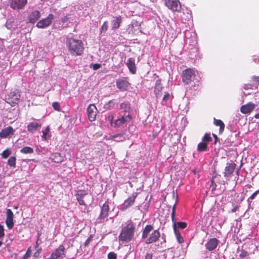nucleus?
<instances>
[{
  "label": "nucleus",
  "mask_w": 259,
  "mask_h": 259,
  "mask_svg": "<svg viewBox=\"0 0 259 259\" xmlns=\"http://www.w3.org/2000/svg\"><path fill=\"white\" fill-rule=\"evenodd\" d=\"M66 46L70 53L73 56H81L84 51V47L82 40L72 37L68 38Z\"/></svg>",
  "instance_id": "obj_1"
},
{
  "label": "nucleus",
  "mask_w": 259,
  "mask_h": 259,
  "mask_svg": "<svg viewBox=\"0 0 259 259\" xmlns=\"http://www.w3.org/2000/svg\"><path fill=\"white\" fill-rule=\"evenodd\" d=\"M135 230V225L134 223L129 221L126 223V225L121 230V233L119 236L120 241L125 242L130 241L133 237Z\"/></svg>",
  "instance_id": "obj_2"
},
{
  "label": "nucleus",
  "mask_w": 259,
  "mask_h": 259,
  "mask_svg": "<svg viewBox=\"0 0 259 259\" xmlns=\"http://www.w3.org/2000/svg\"><path fill=\"white\" fill-rule=\"evenodd\" d=\"M196 76L195 71L193 68H188L183 70L181 74L183 82L185 84L190 83Z\"/></svg>",
  "instance_id": "obj_3"
},
{
  "label": "nucleus",
  "mask_w": 259,
  "mask_h": 259,
  "mask_svg": "<svg viewBox=\"0 0 259 259\" xmlns=\"http://www.w3.org/2000/svg\"><path fill=\"white\" fill-rule=\"evenodd\" d=\"M54 16L53 14H49L47 18L39 20L36 24V27L38 28H45L49 26L52 23Z\"/></svg>",
  "instance_id": "obj_4"
},
{
  "label": "nucleus",
  "mask_w": 259,
  "mask_h": 259,
  "mask_svg": "<svg viewBox=\"0 0 259 259\" xmlns=\"http://www.w3.org/2000/svg\"><path fill=\"white\" fill-rule=\"evenodd\" d=\"M165 6L173 12H180L181 5L179 0H164Z\"/></svg>",
  "instance_id": "obj_5"
},
{
  "label": "nucleus",
  "mask_w": 259,
  "mask_h": 259,
  "mask_svg": "<svg viewBox=\"0 0 259 259\" xmlns=\"http://www.w3.org/2000/svg\"><path fill=\"white\" fill-rule=\"evenodd\" d=\"M133 119L131 114H123L121 117L116 119L114 122V127H120L123 124L130 122Z\"/></svg>",
  "instance_id": "obj_6"
},
{
  "label": "nucleus",
  "mask_w": 259,
  "mask_h": 259,
  "mask_svg": "<svg viewBox=\"0 0 259 259\" xmlns=\"http://www.w3.org/2000/svg\"><path fill=\"white\" fill-rule=\"evenodd\" d=\"M98 112V109L95 104H90L87 108L88 118L91 121L96 120Z\"/></svg>",
  "instance_id": "obj_7"
},
{
  "label": "nucleus",
  "mask_w": 259,
  "mask_h": 259,
  "mask_svg": "<svg viewBox=\"0 0 259 259\" xmlns=\"http://www.w3.org/2000/svg\"><path fill=\"white\" fill-rule=\"evenodd\" d=\"M130 83L128 81L127 78H122L118 79L116 81V85L117 89L121 91H126L130 85Z\"/></svg>",
  "instance_id": "obj_8"
},
{
  "label": "nucleus",
  "mask_w": 259,
  "mask_h": 259,
  "mask_svg": "<svg viewBox=\"0 0 259 259\" xmlns=\"http://www.w3.org/2000/svg\"><path fill=\"white\" fill-rule=\"evenodd\" d=\"M65 248L63 245H60L51 255L50 257L47 259H58L62 257L64 255Z\"/></svg>",
  "instance_id": "obj_9"
},
{
  "label": "nucleus",
  "mask_w": 259,
  "mask_h": 259,
  "mask_svg": "<svg viewBox=\"0 0 259 259\" xmlns=\"http://www.w3.org/2000/svg\"><path fill=\"white\" fill-rule=\"evenodd\" d=\"M41 17V13L38 10L33 11L28 16L29 23L34 24Z\"/></svg>",
  "instance_id": "obj_10"
},
{
  "label": "nucleus",
  "mask_w": 259,
  "mask_h": 259,
  "mask_svg": "<svg viewBox=\"0 0 259 259\" xmlns=\"http://www.w3.org/2000/svg\"><path fill=\"white\" fill-rule=\"evenodd\" d=\"M6 223L9 229H12L14 226L13 213L10 209H7Z\"/></svg>",
  "instance_id": "obj_11"
},
{
  "label": "nucleus",
  "mask_w": 259,
  "mask_h": 259,
  "mask_svg": "<svg viewBox=\"0 0 259 259\" xmlns=\"http://www.w3.org/2000/svg\"><path fill=\"white\" fill-rule=\"evenodd\" d=\"M255 108V104L249 102L241 107L240 111L243 114H248L250 113Z\"/></svg>",
  "instance_id": "obj_12"
},
{
  "label": "nucleus",
  "mask_w": 259,
  "mask_h": 259,
  "mask_svg": "<svg viewBox=\"0 0 259 259\" xmlns=\"http://www.w3.org/2000/svg\"><path fill=\"white\" fill-rule=\"evenodd\" d=\"M162 89L163 87L161 84V80L160 79L157 80L154 87V93L157 98L161 97Z\"/></svg>",
  "instance_id": "obj_13"
},
{
  "label": "nucleus",
  "mask_w": 259,
  "mask_h": 259,
  "mask_svg": "<svg viewBox=\"0 0 259 259\" xmlns=\"http://www.w3.org/2000/svg\"><path fill=\"white\" fill-rule=\"evenodd\" d=\"M160 237V233L158 231L155 230L150 235L149 238L147 239L145 241L146 243L150 244L153 242H156Z\"/></svg>",
  "instance_id": "obj_14"
},
{
  "label": "nucleus",
  "mask_w": 259,
  "mask_h": 259,
  "mask_svg": "<svg viewBox=\"0 0 259 259\" xmlns=\"http://www.w3.org/2000/svg\"><path fill=\"white\" fill-rule=\"evenodd\" d=\"M109 209V205L105 203L101 208V211L98 219L101 221L107 217L108 215Z\"/></svg>",
  "instance_id": "obj_15"
},
{
  "label": "nucleus",
  "mask_w": 259,
  "mask_h": 259,
  "mask_svg": "<svg viewBox=\"0 0 259 259\" xmlns=\"http://www.w3.org/2000/svg\"><path fill=\"white\" fill-rule=\"evenodd\" d=\"M126 65L128 67L130 72L133 74L136 73L137 67L135 63V60L133 58H129L126 63Z\"/></svg>",
  "instance_id": "obj_16"
},
{
  "label": "nucleus",
  "mask_w": 259,
  "mask_h": 259,
  "mask_svg": "<svg viewBox=\"0 0 259 259\" xmlns=\"http://www.w3.org/2000/svg\"><path fill=\"white\" fill-rule=\"evenodd\" d=\"M120 109L125 114H131L132 111L130 104L128 102L121 103L120 104Z\"/></svg>",
  "instance_id": "obj_17"
},
{
  "label": "nucleus",
  "mask_w": 259,
  "mask_h": 259,
  "mask_svg": "<svg viewBox=\"0 0 259 259\" xmlns=\"http://www.w3.org/2000/svg\"><path fill=\"white\" fill-rule=\"evenodd\" d=\"M218 244V241L215 238L210 239L205 244L206 248L209 251L214 249Z\"/></svg>",
  "instance_id": "obj_18"
},
{
  "label": "nucleus",
  "mask_w": 259,
  "mask_h": 259,
  "mask_svg": "<svg viewBox=\"0 0 259 259\" xmlns=\"http://www.w3.org/2000/svg\"><path fill=\"white\" fill-rule=\"evenodd\" d=\"M137 197V194H133L132 196L129 197L126 200H125L124 203V207L127 208L131 206H132Z\"/></svg>",
  "instance_id": "obj_19"
},
{
  "label": "nucleus",
  "mask_w": 259,
  "mask_h": 259,
  "mask_svg": "<svg viewBox=\"0 0 259 259\" xmlns=\"http://www.w3.org/2000/svg\"><path fill=\"white\" fill-rule=\"evenodd\" d=\"M50 158L56 163H59L64 160V156L59 153H55L52 154Z\"/></svg>",
  "instance_id": "obj_20"
},
{
  "label": "nucleus",
  "mask_w": 259,
  "mask_h": 259,
  "mask_svg": "<svg viewBox=\"0 0 259 259\" xmlns=\"http://www.w3.org/2000/svg\"><path fill=\"white\" fill-rule=\"evenodd\" d=\"M235 164L233 163L227 164L225 169L224 174L225 176H229L232 174L235 168Z\"/></svg>",
  "instance_id": "obj_21"
},
{
  "label": "nucleus",
  "mask_w": 259,
  "mask_h": 259,
  "mask_svg": "<svg viewBox=\"0 0 259 259\" xmlns=\"http://www.w3.org/2000/svg\"><path fill=\"white\" fill-rule=\"evenodd\" d=\"M122 22V17L121 16H118L115 17L114 20L112 21V29H116L120 27V24Z\"/></svg>",
  "instance_id": "obj_22"
},
{
  "label": "nucleus",
  "mask_w": 259,
  "mask_h": 259,
  "mask_svg": "<svg viewBox=\"0 0 259 259\" xmlns=\"http://www.w3.org/2000/svg\"><path fill=\"white\" fill-rule=\"evenodd\" d=\"M126 137L123 133H120L119 134H115L112 136H110L109 139H113L115 141L120 142L125 139Z\"/></svg>",
  "instance_id": "obj_23"
},
{
  "label": "nucleus",
  "mask_w": 259,
  "mask_h": 259,
  "mask_svg": "<svg viewBox=\"0 0 259 259\" xmlns=\"http://www.w3.org/2000/svg\"><path fill=\"white\" fill-rule=\"evenodd\" d=\"M259 63V53L253 54L249 60V64L251 65L258 64Z\"/></svg>",
  "instance_id": "obj_24"
},
{
  "label": "nucleus",
  "mask_w": 259,
  "mask_h": 259,
  "mask_svg": "<svg viewBox=\"0 0 259 259\" xmlns=\"http://www.w3.org/2000/svg\"><path fill=\"white\" fill-rule=\"evenodd\" d=\"M41 127V124L37 122V121H33L30 122L27 125L28 130H35L40 128Z\"/></svg>",
  "instance_id": "obj_25"
},
{
  "label": "nucleus",
  "mask_w": 259,
  "mask_h": 259,
  "mask_svg": "<svg viewBox=\"0 0 259 259\" xmlns=\"http://www.w3.org/2000/svg\"><path fill=\"white\" fill-rule=\"evenodd\" d=\"M153 227L151 225H147L143 232L142 237L146 238L148 237L149 233L152 230Z\"/></svg>",
  "instance_id": "obj_26"
},
{
  "label": "nucleus",
  "mask_w": 259,
  "mask_h": 259,
  "mask_svg": "<svg viewBox=\"0 0 259 259\" xmlns=\"http://www.w3.org/2000/svg\"><path fill=\"white\" fill-rule=\"evenodd\" d=\"M87 196V195L83 194V193H78L77 194V200L80 205H85L84 198Z\"/></svg>",
  "instance_id": "obj_27"
},
{
  "label": "nucleus",
  "mask_w": 259,
  "mask_h": 259,
  "mask_svg": "<svg viewBox=\"0 0 259 259\" xmlns=\"http://www.w3.org/2000/svg\"><path fill=\"white\" fill-rule=\"evenodd\" d=\"M174 232L178 242L179 243H183L184 242V239L181 236L179 230L177 229H176V225H175L174 227Z\"/></svg>",
  "instance_id": "obj_28"
},
{
  "label": "nucleus",
  "mask_w": 259,
  "mask_h": 259,
  "mask_svg": "<svg viewBox=\"0 0 259 259\" xmlns=\"http://www.w3.org/2000/svg\"><path fill=\"white\" fill-rule=\"evenodd\" d=\"M116 104L114 100H110L104 105V108L107 110L111 109L114 107Z\"/></svg>",
  "instance_id": "obj_29"
},
{
  "label": "nucleus",
  "mask_w": 259,
  "mask_h": 259,
  "mask_svg": "<svg viewBox=\"0 0 259 259\" xmlns=\"http://www.w3.org/2000/svg\"><path fill=\"white\" fill-rule=\"evenodd\" d=\"M213 123L215 126H219L220 130H224L225 124L221 120L214 118Z\"/></svg>",
  "instance_id": "obj_30"
},
{
  "label": "nucleus",
  "mask_w": 259,
  "mask_h": 259,
  "mask_svg": "<svg viewBox=\"0 0 259 259\" xmlns=\"http://www.w3.org/2000/svg\"><path fill=\"white\" fill-rule=\"evenodd\" d=\"M207 148V144L206 143L203 142V141L202 142H200L198 144L197 146V150L199 151H204L206 150Z\"/></svg>",
  "instance_id": "obj_31"
},
{
  "label": "nucleus",
  "mask_w": 259,
  "mask_h": 259,
  "mask_svg": "<svg viewBox=\"0 0 259 259\" xmlns=\"http://www.w3.org/2000/svg\"><path fill=\"white\" fill-rule=\"evenodd\" d=\"M238 255H237V259H245L247 255V252L243 250H241L238 251Z\"/></svg>",
  "instance_id": "obj_32"
},
{
  "label": "nucleus",
  "mask_w": 259,
  "mask_h": 259,
  "mask_svg": "<svg viewBox=\"0 0 259 259\" xmlns=\"http://www.w3.org/2000/svg\"><path fill=\"white\" fill-rule=\"evenodd\" d=\"M252 85L254 87V88L256 89L257 88L258 85H259V76H253L252 77Z\"/></svg>",
  "instance_id": "obj_33"
},
{
  "label": "nucleus",
  "mask_w": 259,
  "mask_h": 259,
  "mask_svg": "<svg viewBox=\"0 0 259 259\" xmlns=\"http://www.w3.org/2000/svg\"><path fill=\"white\" fill-rule=\"evenodd\" d=\"M27 3V0H17V9H23Z\"/></svg>",
  "instance_id": "obj_34"
},
{
  "label": "nucleus",
  "mask_w": 259,
  "mask_h": 259,
  "mask_svg": "<svg viewBox=\"0 0 259 259\" xmlns=\"http://www.w3.org/2000/svg\"><path fill=\"white\" fill-rule=\"evenodd\" d=\"M15 131H1L0 133V137L5 138L10 134H13Z\"/></svg>",
  "instance_id": "obj_35"
},
{
  "label": "nucleus",
  "mask_w": 259,
  "mask_h": 259,
  "mask_svg": "<svg viewBox=\"0 0 259 259\" xmlns=\"http://www.w3.org/2000/svg\"><path fill=\"white\" fill-rule=\"evenodd\" d=\"M20 152L24 154H29L32 153L33 152V150L31 147H24L21 149Z\"/></svg>",
  "instance_id": "obj_36"
},
{
  "label": "nucleus",
  "mask_w": 259,
  "mask_h": 259,
  "mask_svg": "<svg viewBox=\"0 0 259 259\" xmlns=\"http://www.w3.org/2000/svg\"><path fill=\"white\" fill-rule=\"evenodd\" d=\"M8 164L10 166L15 167L16 164V158L14 156H11L8 160Z\"/></svg>",
  "instance_id": "obj_37"
},
{
  "label": "nucleus",
  "mask_w": 259,
  "mask_h": 259,
  "mask_svg": "<svg viewBox=\"0 0 259 259\" xmlns=\"http://www.w3.org/2000/svg\"><path fill=\"white\" fill-rule=\"evenodd\" d=\"M175 225H176V229H177V228L184 229L187 227V224L185 222H178L177 223H176L175 222L174 224V228L175 227Z\"/></svg>",
  "instance_id": "obj_38"
},
{
  "label": "nucleus",
  "mask_w": 259,
  "mask_h": 259,
  "mask_svg": "<svg viewBox=\"0 0 259 259\" xmlns=\"http://www.w3.org/2000/svg\"><path fill=\"white\" fill-rule=\"evenodd\" d=\"M212 140V138L209 134H205V135L202 138V141L203 142L206 143L208 144V143L210 142Z\"/></svg>",
  "instance_id": "obj_39"
},
{
  "label": "nucleus",
  "mask_w": 259,
  "mask_h": 259,
  "mask_svg": "<svg viewBox=\"0 0 259 259\" xmlns=\"http://www.w3.org/2000/svg\"><path fill=\"white\" fill-rule=\"evenodd\" d=\"M108 28V22L105 21L103 24H102L101 28H100V32L101 33L103 32H106Z\"/></svg>",
  "instance_id": "obj_40"
},
{
  "label": "nucleus",
  "mask_w": 259,
  "mask_h": 259,
  "mask_svg": "<svg viewBox=\"0 0 259 259\" xmlns=\"http://www.w3.org/2000/svg\"><path fill=\"white\" fill-rule=\"evenodd\" d=\"M71 14H67L66 15H65V16H64L63 17H62L61 20H60V21L62 23L64 24V23L66 22L67 21H68L71 18Z\"/></svg>",
  "instance_id": "obj_41"
},
{
  "label": "nucleus",
  "mask_w": 259,
  "mask_h": 259,
  "mask_svg": "<svg viewBox=\"0 0 259 259\" xmlns=\"http://www.w3.org/2000/svg\"><path fill=\"white\" fill-rule=\"evenodd\" d=\"M52 106H53L54 109L57 111H60L61 110L60 105L58 102H53L52 104Z\"/></svg>",
  "instance_id": "obj_42"
},
{
  "label": "nucleus",
  "mask_w": 259,
  "mask_h": 259,
  "mask_svg": "<svg viewBox=\"0 0 259 259\" xmlns=\"http://www.w3.org/2000/svg\"><path fill=\"white\" fill-rule=\"evenodd\" d=\"M10 154H11V153H10V151L7 149V150H4L2 152V153L1 154V155H2V157H3L4 158H7L9 156Z\"/></svg>",
  "instance_id": "obj_43"
},
{
  "label": "nucleus",
  "mask_w": 259,
  "mask_h": 259,
  "mask_svg": "<svg viewBox=\"0 0 259 259\" xmlns=\"http://www.w3.org/2000/svg\"><path fill=\"white\" fill-rule=\"evenodd\" d=\"M11 21H7L6 24V27L9 29H15V25L14 24H11Z\"/></svg>",
  "instance_id": "obj_44"
},
{
  "label": "nucleus",
  "mask_w": 259,
  "mask_h": 259,
  "mask_svg": "<svg viewBox=\"0 0 259 259\" xmlns=\"http://www.w3.org/2000/svg\"><path fill=\"white\" fill-rule=\"evenodd\" d=\"M90 67L95 70H97L101 67V64L98 63L92 64L91 65Z\"/></svg>",
  "instance_id": "obj_45"
},
{
  "label": "nucleus",
  "mask_w": 259,
  "mask_h": 259,
  "mask_svg": "<svg viewBox=\"0 0 259 259\" xmlns=\"http://www.w3.org/2000/svg\"><path fill=\"white\" fill-rule=\"evenodd\" d=\"M169 97H170V95H169V93L165 92L164 94V97H163V99H162V102L166 103L168 101V100L169 99Z\"/></svg>",
  "instance_id": "obj_46"
},
{
  "label": "nucleus",
  "mask_w": 259,
  "mask_h": 259,
  "mask_svg": "<svg viewBox=\"0 0 259 259\" xmlns=\"http://www.w3.org/2000/svg\"><path fill=\"white\" fill-rule=\"evenodd\" d=\"M108 259H116L117 256L115 253L111 252L108 254Z\"/></svg>",
  "instance_id": "obj_47"
},
{
  "label": "nucleus",
  "mask_w": 259,
  "mask_h": 259,
  "mask_svg": "<svg viewBox=\"0 0 259 259\" xmlns=\"http://www.w3.org/2000/svg\"><path fill=\"white\" fill-rule=\"evenodd\" d=\"M243 88L245 90L252 89L254 88V87H253L252 85V83H246V84H244Z\"/></svg>",
  "instance_id": "obj_48"
},
{
  "label": "nucleus",
  "mask_w": 259,
  "mask_h": 259,
  "mask_svg": "<svg viewBox=\"0 0 259 259\" xmlns=\"http://www.w3.org/2000/svg\"><path fill=\"white\" fill-rule=\"evenodd\" d=\"M49 131H47V130H45V131H42V139H44V140H46L49 137V135H48V132Z\"/></svg>",
  "instance_id": "obj_49"
},
{
  "label": "nucleus",
  "mask_w": 259,
  "mask_h": 259,
  "mask_svg": "<svg viewBox=\"0 0 259 259\" xmlns=\"http://www.w3.org/2000/svg\"><path fill=\"white\" fill-rule=\"evenodd\" d=\"M259 193V189L255 192H254L249 197V198L251 200H253L255 198L256 196Z\"/></svg>",
  "instance_id": "obj_50"
},
{
  "label": "nucleus",
  "mask_w": 259,
  "mask_h": 259,
  "mask_svg": "<svg viewBox=\"0 0 259 259\" xmlns=\"http://www.w3.org/2000/svg\"><path fill=\"white\" fill-rule=\"evenodd\" d=\"M4 236V229L2 225H0V238H2Z\"/></svg>",
  "instance_id": "obj_51"
},
{
  "label": "nucleus",
  "mask_w": 259,
  "mask_h": 259,
  "mask_svg": "<svg viewBox=\"0 0 259 259\" xmlns=\"http://www.w3.org/2000/svg\"><path fill=\"white\" fill-rule=\"evenodd\" d=\"M145 259H152V254L151 253H147L145 256Z\"/></svg>",
  "instance_id": "obj_52"
},
{
  "label": "nucleus",
  "mask_w": 259,
  "mask_h": 259,
  "mask_svg": "<svg viewBox=\"0 0 259 259\" xmlns=\"http://www.w3.org/2000/svg\"><path fill=\"white\" fill-rule=\"evenodd\" d=\"M11 6L14 9H15L16 8V0H13V2L11 4Z\"/></svg>",
  "instance_id": "obj_53"
},
{
  "label": "nucleus",
  "mask_w": 259,
  "mask_h": 259,
  "mask_svg": "<svg viewBox=\"0 0 259 259\" xmlns=\"http://www.w3.org/2000/svg\"><path fill=\"white\" fill-rule=\"evenodd\" d=\"M175 212V205L173 206V208H172V221L173 222H175V219H174Z\"/></svg>",
  "instance_id": "obj_54"
},
{
  "label": "nucleus",
  "mask_w": 259,
  "mask_h": 259,
  "mask_svg": "<svg viewBox=\"0 0 259 259\" xmlns=\"http://www.w3.org/2000/svg\"><path fill=\"white\" fill-rule=\"evenodd\" d=\"M210 187L212 188V190L213 191L215 189L216 184L214 183L213 181H211V185Z\"/></svg>",
  "instance_id": "obj_55"
},
{
  "label": "nucleus",
  "mask_w": 259,
  "mask_h": 259,
  "mask_svg": "<svg viewBox=\"0 0 259 259\" xmlns=\"http://www.w3.org/2000/svg\"><path fill=\"white\" fill-rule=\"evenodd\" d=\"M16 98H15V99H13V100L12 101H7L8 103H10V104H11V105L12 106H14V104L16 103Z\"/></svg>",
  "instance_id": "obj_56"
},
{
  "label": "nucleus",
  "mask_w": 259,
  "mask_h": 259,
  "mask_svg": "<svg viewBox=\"0 0 259 259\" xmlns=\"http://www.w3.org/2000/svg\"><path fill=\"white\" fill-rule=\"evenodd\" d=\"M182 122L184 124L185 126L186 124L188 123L187 120L186 118H183L182 119Z\"/></svg>",
  "instance_id": "obj_57"
},
{
  "label": "nucleus",
  "mask_w": 259,
  "mask_h": 259,
  "mask_svg": "<svg viewBox=\"0 0 259 259\" xmlns=\"http://www.w3.org/2000/svg\"><path fill=\"white\" fill-rule=\"evenodd\" d=\"M90 241H91V238H88L87 240L85 242V243H84L85 245V246L88 245V244L90 243Z\"/></svg>",
  "instance_id": "obj_58"
},
{
  "label": "nucleus",
  "mask_w": 259,
  "mask_h": 259,
  "mask_svg": "<svg viewBox=\"0 0 259 259\" xmlns=\"http://www.w3.org/2000/svg\"><path fill=\"white\" fill-rule=\"evenodd\" d=\"M108 120L111 121V122H112V120L113 119V116L112 115L109 116L108 117Z\"/></svg>",
  "instance_id": "obj_59"
},
{
  "label": "nucleus",
  "mask_w": 259,
  "mask_h": 259,
  "mask_svg": "<svg viewBox=\"0 0 259 259\" xmlns=\"http://www.w3.org/2000/svg\"><path fill=\"white\" fill-rule=\"evenodd\" d=\"M31 253V249H30V248H29L28 249V250H27V252H26V253H27V254L30 255Z\"/></svg>",
  "instance_id": "obj_60"
},
{
  "label": "nucleus",
  "mask_w": 259,
  "mask_h": 259,
  "mask_svg": "<svg viewBox=\"0 0 259 259\" xmlns=\"http://www.w3.org/2000/svg\"><path fill=\"white\" fill-rule=\"evenodd\" d=\"M30 256L29 255L27 254V253H25V255H24L22 259H27Z\"/></svg>",
  "instance_id": "obj_61"
},
{
  "label": "nucleus",
  "mask_w": 259,
  "mask_h": 259,
  "mask_svg": "<svg viewBox=\"0 0 259 259\" xmlns=\"http://www.w3.org/2000/svg\"><path fill=\"white\" fill-rule=\"evenodd\" d=\"M4 130H13V128H12V127H11V126H9L7 127H6Z\"/></svg>",
  "instance_id": "obj_62"
},
{
  "label": "nucleus",
  "mask_w": 259,
  "mask_h": 259,
  "mask_svg": "<svg viewBox=\"0 0 259 259\" xmlns=\"http://www.w3.org/2000/svg\"><path fill=\"white\" fill-rule=\"evenodd\" d=\"M237 210V207H235L232 209V212H235Z\"/></svg>",
  "instance_id": "obj_63"
},
{
  "label": "nucleus",
  "mask_w": 259,
  "mask_h": 259,
  "mask_svg": "<svg viewBox=\"0 0 259 259\" xmlns=\"http://www.w3.org/2000/svg\"><path fill=\"white\" fill-rule=\"evenodd\" d=\"M254 117L255 118H259V113H257V114H256L255 115H254Z\"/></svg>",
  "instance_id": "obj_64"
}]
</instances>
